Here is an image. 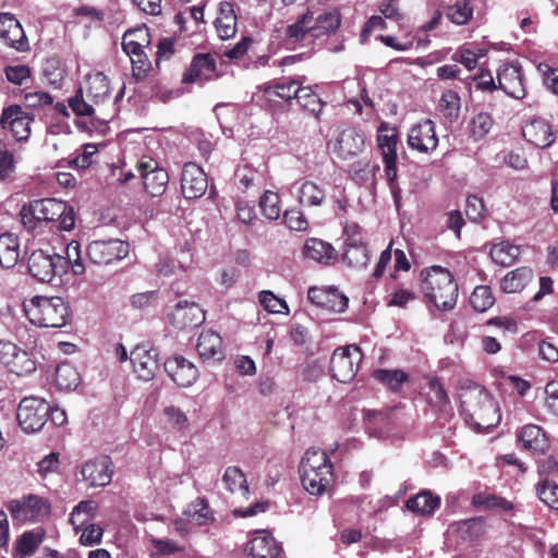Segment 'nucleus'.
I'll list each match as a JSON object with an SVG mask.
<instances>
[{"label": "nucleus", "instance_id": "nucleus-15", "mask_svg": "<svg viewBox=\"0 0 558 558\" xmlns=\"http://www.w3.org/2000/svg\"><path fill=\"white\" fill-rule=\"evenodd\" d=\"M157 351L147 343L137 344L130 353L134 373L140 379L150 380L158 369Z\"/></svg>", "mask_w": 558, "mask_h": 558}, {"label": "nucleus", "instance_id": "nucleus-57", "mask_svg": "<svg viewBox=\"0 0 558 558\" xmlns=\"http://www.w3.org/2000/svg\"><path fill=\"white\" fill-rule=\"evenodd\" d=\"M167 422L178 432L189 429L190 422L186 414L179 408L170 405L165 409Z\"/></svg>", "mask_w": 558, "mask_h": 558}, {"label": "nucleus", "instance_id": "nucleus-31", "mask_svg": "<svg viewBox=\"0 0 558 558\" xmlns=\"http://www.w3.org/2000/svg\"><path fill=\"white\" fill-rule=\"evenodd\" d=\"M518 438L524 449L534 453H544L549 447L546 434L539 426L534 424L522 427Z\"/></svg>", "mask_w": 558, "mask_h": 558}, {"label": "nucleus", "instance_id": "nucleus-5", "mask_svg": "<svg viewBox=\"0 0 558 558\" xmlns=\"http://www.w3.org/2000/svg\"><path fill=\"white\" fill-rule=\"evenodd\" d=\"M65 210V203L56 198L35 199L24 204L20 210V217L23 226L28 230H34L41 222L57 221Z\"/></svg>", "mask_w": 558, "mask_h": 558}, {"label": "nucleus", "instance_id": "nucleus-21", "mask_svg": "<svg viewBox=\"0 0 558 558\" xmlns=\"http://www.w3.org/2000/svg\"><path fill=\"white\" fill-rule=\"evenodd\" d=\"M218 77L216 61L209 53H197L194 56L189 69L182 76L184 84L205 82Z\"/></svg>", "mask_w": 558, "mask_h": 558}, {"label": "nucleus", "instance_id": "nucleus-64", "mask_svg": "<svg viewBox=\"0 0 558 558\" xmlns=\"http://www.w3.org/2000/svg\"><path fill=\"white\" fill-rule=\"evenodd\" d=\"M545 393L547 409L558 416V381H549L545 387Z\"/></svg>", "mask_w": 558, "mask_h": 558}, {"label": "nucleus", "instance_id": "nucleus-12", "mask_svg": "<svg viewBox=\"0 0 558 558\" xmlns=\"http://www.w3.org/2000/svg\"><path fill=\"white\" fill-rule=\"evenodd\" d=\"M137 169L143 179L144 187L151 196H160L165 193L169 174L153 158L143 157L137 165Z\"/></svg>", "mask_w": 558, "mask_h": 558}, {"label": "nucleus", "instance_id": "nucleus-59", "mask_svg": "<svg viewBox=\"0 0 558 558\" xmlns=\"http://www.w3.org/2000/svg\"><path fill=\"white\" fill-rule=\"evenodd\" d=\"M258 299L264 308L269 313L279 314L288 311L287 303L277 298L271 291H262Z\"/></svg>", "mask_w": 558, "mask_h": 558}, {"label": "nucleus", "instance_id": "nucleus-20", "mask_svg": "<svg viewBox=\"0 0 558 558\" xmlns=\"http://www.w3.org/2000/svg\"><path fill=\"white\" fill-rule=\"evenodd\" d=\"M169 319L178 329L193 328L205 322V313L195 302L180 301L170 313Z\"/></svg>", "mask_w": 558, "mask_h": 558}, {"label": "nucleus", "instance_id": "nucleus-14", "mask_svg": "<svg viewBox=\"0 0 558 558\" xmlns=\"http://www.w3.org/2000/svg\"><path fill=\"white\" fill-rule=\"evenodd\" d=\"M307 298L317 307L332 313L344 312L349 303L348 298L332 287H312L307 291Z\"/></svg>", "mask_w": 558, "mask_h": 558}, {"label": "nucleus", "instance_id": "nucleus-19", "mask_svg": "<svg viewBox=\"0 0 558 558\" xmlns=\"http://www.w3.org/2000/svg\"><path fill=\"white\" fill-rule=\"evenodd\" d=\"M0 39L17 51L28 49V40L20 22L11 13H0Z\"/></svg>", "mask_w": 558, "mask_h": 558}, {"label": "nucleus", "instance_id": "nucleus-30", "mask_svg": "<svg viewBox=\"0 0 558 558\" xmlns=\"http://www.w3.org/2000/svg\"><path fill=\"white\" fill-rule=\"evenodd\" d=\"M46 537L44 529L36 527L26 531L15 541L12 551L13 558H26L33 556Z\"/></svg>", "mask_w": 558, "mask_h": 558}, {"label": "nucleus", "instance_id": "nucleus-32", "mask_svg": "<svg viewBox=\"0 0 558 558\" xmlns=\"http://www.w3.org/2000/svg\"><path fill=\"white\" fill-rule=\"evenodd\" d=\"M196 349L204 361L223 359L222 340L215 331H203L198 337Z\"/></svg>", "mask_w": 558, "mask_h": 558}, {"label": "nucleus", "instance_id": "nucleus-1", "mask_svg": "<svg viewBox=\"0 0 558 558\" xmlns=\"http://www.w3.org/2000/svg\"><path fill=\"white\" fill-rule=\"evenodd\" d=\"M421 277V291L427 302L444 312L456 306L458 284L447 268L434 265L422 270Z\"/></svg>", "mask_w": 558, "mask_h": 558}, {"label": "nucleus", "instance_id": "nucleus-2", "mask_svg": "<svg viewBox=\"0 0 558 558\" xmlns=\"http://www.w3.org/2000/svg\"><path fill=\"white\" fill-rule=\"evenodd\" d=\"M461 409L465 422L476 432L488 430L500 421L496 401L482 387H473L461 393Z\"/></svg>", "mask_w": 558, "mask_h": 558}, {"label": "nucleus", "instance_id": "nucleus-23", "mask_svg": "<svg viewBox=\"0 0 558 558\" xmlns=\"http://www.w3.org/2000/svg\"><path fill=\"white\" fill-rule=\"evenodd\" d=\"M497 78L499 87L509 96L515 99H522L525 96L522 72L518 64H502L497 72Z\"/></svg>", "mask_w": 558, "mask_h": 558}, {"label": "nucleus", "instance_id": "nucleus-38", "mask_svg": "<svg viewBox=\"0 0 558 558\" xmlns=\"http://www.w3.org/2000/svg\"><path fill=\"white\" fill-rule=\"evenodd\" d=\"M533 279V271L529 267H520L509 271L501 280L500 287L506 293H517L522 291Z\"/></svg>", "mask_w": 558, "mask_h": 558}, {"label": "nucleus", "instance_id": "nucleus-53", "mask_svg": "<svg viewBox=\"0 0 558 558\" xmlns=\"http://www.w3.org/2000/svg\"><path fill=\"white\" fill-rule=\"evenodd\" d=\"M259 207L267 219H278L281 214L279 195L275 192L266 191L259 199Z\"/></svg>", "mask_w": 558, "mask_h": 558}, {"label": "nucleus", "instance_id": "nucleus-43", "mask_svg": "<svg viewBox=\"0 0 558 558\" xmlns=\"http://www.w3.org/2000/svg\"><path fill=\"white\" fill-rule=\"evenodd\" d=\"M300 87L301 85L298 81L284 78L281 82L267 85L264 88V94L269 99H272L274 97H279L286 101H290L292 99H296Z\"/></svg>", "mask_w": 558, "mask_h": 558}, {"label": "nucleus", "instance_id": "nucleus-48", "mask_svg": "<svg viewBox=\"0 0 558 558\" xmlns=\"http://www.w3.org/2000/svg\"><path fill=\"white\" fill-rule=\"evenodd\" d=\"M302 109L313 114L316 119L325 106V102L308 86H301L295 99Z\"/></svg>", "mask_w": 558, "mask_h": 558}, {"label": "nucleus", "instance_id": "nucleus-51", "mask_svg": "<svg viewBox=\"0 0 558 558\" xmlns=\"http://www.w3.org/2000/svg\"><path fill=\"white\" fill-rule=\"evenodd\" d=\"M470 303L472 307L480 313L490 308L495 303L490 288L487 286L476 287L470 296Z\"/></svg>", "mask_w": 558, "mask_h": 558}, {"label": "nucleus", "instance_id": "nucleus-6", "mask_svg": "<svg viewBox=\"0 0 558 558\" xmlns=\"http://www.w3.org/2000/svg\"><path fill=\"white\" fill-rule=\"evenodd\" d=\"M49 412L50 404L44 399L26 397L19 404L17 421L24 432L36 433L46 424Z\"/></svg>", "mask_w": 558, "mask_h": 558}, {"label": "nucleus", "instance_id": "nucleus-37", "mask_svg": "<svg viewBox=\"0 0 558 558\" xmlns=\"http://www.w3.org/2000/svg\"><path fill=\"white\" fill-rule=\"evenodd\" d=\"M310 15L302 14L299 19L289 25L286 31V43L289 46L295 47L302 45L307 39H312V31L310 25Z\"/></svg>", "mask_w": 558, "mask_h": 558}, {"label": "nucleus", "instance_id": "nucleus-42", "mask_svg": "<svg viewBox=\"0 0 558 558\" xmlns=\"http://www.w3.org/2000/svg\"><path fill=\"white\" fill-rule=\"evenodd\" d=\"M17 238L12 233L0 235V266L3 268L13 267L20 256Z\"/></svg>", "mask_w": 558, "mask_h": 558}, {"label": "nucleus", "instance_id": "nucleus-16", "mask_svg": "<svg viewBox=\"0 0 558 558\" xmlns=\"http://www.w3.org/2000/svg\"><path fill=\"white\" fill-rule=\"evenodd\" d=\"M345 233V251L343 253V260L351 267L364 268L369 262L368 250L360 235V230L356 226H347Z\"/></svg>", "mask_w": 558, "mask_h": 558}, {"label": "nucleus", "instance_id": "nucleus-8", "mask_svg": "<svg viewBox=\"0 0 558 558\" xmlns=\"http://www.w3.org/2000/svg\"><path fill=\"white\" fill-rule=\"evenodd\" d=\"M66 269V260L63 256L46 254L44 251H34L28 257L29 274L41 282H50L57 275Z\"/></svg>", "mask_w": 558, "mask_h": 558}, {"label": "nucleus", "instance_id": "nucleus-36", "mask_svg": "<svg viewBox=\"0 0 558 558\" xmlns=\"http://www.w3.org/2000/svg\"><path fill=\"white\" fill-rule=\"evenodd\" d=\"M98 505L94 500H82L71 511L69 522L73 526L76 534L80 529L90 523L97 514Z\"/></svg>", "mask_w": 558, "mask_h": 558}, {"label": "nucleus", "instance_id": "nucleus-7", "mask_svg": "<svg viewBox=\"0 0 558 558\" xmlns=\"http://www.w3.org/2000/svg\"><path fill=\"white\" fill-rule=\"evenodd\" d=\"M13 519L21 522H39L50 513V504L41 496L29 494L9 504Z\"/></svg>", "mask_w": 558, "mask_h": 558}, {"label": "nucleus", "instance_id": "nucleus-3", "mask_svg": "<svg viewBox=\"0 0 558 558\" xmlns=\"http://www.w3.org/2000/svg\"><path fill=\"white\" fill-rule=\"evenodd\" d=\"M300 476L306 492L314 496L323 495L333 481L328 454L315 448L306 450L300 463Z\"/></svg>", "mask_w": 558, "mask_h": 558}, {"label": "nucleus", "instance_id": "nucleus-58", "mask_svg": "<svg viewBox=\"0 0 558 558\" xmlns=\"http://www.w3.org/2000/svg\"><path fill=\"white\" fill-rule=\"evenodd\" d=\"M64 258L66 266L71 265L74 275H82L85 271L78 242L72 241L66 245V257Z\"/></svg>", "mask_w": 558, "mask_h": 558}, {"label": "nucleus", "instance_id": "nucleus-4", "mask_svg": "<svg viewBox=\"0 0 558 558\" xmlns=\"http://www.w3.org/2000/svg\"><path fill=\"white\" fill-rule=\"evenodd\" d=\"M24 312L33 325L45 328H61L70 319L68 304L60 296L36 295L23 304Z\"/></svg>", "mask_w": 558, "mask_h": 558}, {"label": "nucleus", "instance_id": "nucleus-13", "mask_svg": "<svg viewBox=\"0 0 558 558\" xmlns=\"http://www.w3.org/2000/svg\"><path fill=\"white\" fill-rule=\"evenodd\" d=\"M31 118L23 109L17 106L4 108L0 116V126L3 130L11 131L13 137L19 141H26L31 134Z\"/></svg>", "mask_w": 558, "mask_h": 558}, {"label": "nucleus", "instance_id": "nucleus-40", "mask_svg": "<svg viewBox=\"0 0 558 558\" xmlns=\"http://www.w3.org/2000/svg\"><path fill=\"white\" fill-rule=\"evenodd\" d=\"M398 133L395 128L381 123L377 131V145L383 159L397 158Z\"/></svg>", "mask_w": 558, "mask_h": 558}, {"label": "nucleus", "instance_id": "nucleus-29", "mask_svg": "<svg viewBox=\"0 0 558 558\" xmlns=\"http://www.w3.org/2000/svg\"><path fill=\"white\" fill-rule=\"evenodd\" d=\"M303 254L307 259L323 265H331L338 258V253L330 243L316 238L305 241Z\"/></svg>", "mask_w": 558, "mask_h": 558}, {"label": "nucleus", "instance_id": "nucleus-60", "mask_svg": "<svg viewBox=\"0 0 558 558\" xmlns=\"http://www.w3.org/2000/svg\"><path fill=\"white\" fill-rule=\"evenodd\" d=\"M215 26L221 39H229L234 36L236 32V16L216 17Z\"/></svg>", "mask_w": 558, "mask_h": 558}, {"label": "nucleus", "instance_id": "nucleus-22", "mask_svg": "<svg viewBox=\"0 0 558 558\" xmlns=\"http://www.w3.org/2000/svg\"><path fill=\"white\" fill-rule=\"evenodd\" d=\"M165 369L172 380L181 387L192 386L198 377L195 365L180 355L167 359Z\"/></svg>", "mask_w": 558, "mask_h": 558}, {"label": "nucleus", "instance_id": "nucleus-47", "mask_svg": "<svg viewBox=\"0 0 558 558\" xmlns=\"http://www.w3.org/2000/svg\"><path fill=\"white\" fill-rule=\"evenodd\" d=\"M472 504L475 507H483L489 510H500L506 512L511 511L514 508L513 504L506 498L487 493L475 494L472 498Z\"/></svg>", "mask_w": 558, "mask_h": 558}, {"label": "nucleus", "instance_id": "nucleus-55", "mask_svg": "<svg viewBox=\"0 0 558 558\" xmlns=\"http://www.w3.org/2000/svg\"><path fill=\"white\" fill-rule=\"evenodd\" d=\"M537 495L539 499L549 508L558 511V485L544 481L537 486Z\"/></svg>", "mask_w": 558, "mask_h": 558}, {"label": "nucleus", "instance_id": "nucleus-50", "mask_svg": "<svg viewBox=\"0 0 558 558\" xmlns=\"http://www.w3.org/2000/svg\"><path fill=\"white\" fill-rule=\"evenodd\" d=\"M373 377L390 390L397 391L408 380V374L401 369H376Z\"/></svg>", "mask_w": 558, "mask_h": 558}, {"label": "nucleus", "instance_id": "nucleus-28", "mask_svg": "<svg viewBox=\"0 0 558 558\" xmlns=\"http://www.w3.org/2000/svg\"><path fill=\"white\" fill-rule=\"evenodd\" d=\"M247 551L252 558H277L281 547L268 532H255L247 545Z\"/></svg>", "mask_w": 558, "mask_h": 558}, {"label": "nucleus", "instance_id": "nucleus-39", "mask_svg": "<svg viewBox=\"0 0 558 558\" xmlns=\"http://www.w3.org/2000/svg\"><path fill=\"white\" fill-rule=\"evenodd\" d=\"M440 505V498L429 490H422L407 501V508L421 515H430Z\"/></svg>", "mask_w": 558, "mask_h": 558}, {"label": "nucleus", "instance_id": "nucleus-26", "mask_svg": "<svg viewBox=\"0 0 558 558\" xmlns=\"http://www.w3.org/2000/svg\"><path fill=\"white\" fill-rule=\"evenodd\" d=\"M310 15V25L312 31V39L333 34L340 26L341 15L337 10H329L320 13L306 11Z\"/></svg>", "mask_w": 558, "mask_h": 558}, {"label": "nucleus", "instance_id": "nucleus-62", "mask_svg": "<svg viewBox=\"0 0 558 558\" xmlns=\"http://www.w3.org/2000/svg\"><path fill=\"white\" fill-rule=\"evenodd\" d=\"M130 59L132 62L133 75L136 78H144L151 68V63L147 58L145 51L137 52L134 56L130 57Z\"/></svg>", "mask_w": 558, "mask_h": 558}, {"label": "nucleus", "instance_id": "nucleus-41", "mask_svg": "<svg viewBox=\"0 0 558 558\" xmlns=\"http://www.w3.org/2000/svg\"><path fill=\"white\" fill-rule=\"evenodd\" d=\"M81 383V375L76 367L70 363H60L54 372V384L58 389L72 391Z\"/></svg>", "mask_w": 558, "mask_h": 558}, {"label": "nucleus", "instance_id": "nucleus-46", "mask_svg": "<svg viewBox=\"0 0 558 558\" xmlns=\"http://www.w3.org/2000/svg\"><path fill=\"white\" fill-rule=\"evenodd\" d=\"M460 108V97L456 92L448 89L441 94L438 102V109L446 121L450 123L457 121Z\"/></svg>", "mask_w": 558, "mask_h": 558}, {"label": "nucleus", "instance_id": "nucleus-35", "mask_svg": "<svg viewBox=\"0 0 558 558\" xmlns=\"http://www.w3.org/2000/svg\"><path fill=\"white\" fill-rule=\"evenodd\" d=\"M299 203L305 207L322 206L326 198L325 190L313 181H303L296 190Z\"/></svg>", "mask_w": 558, "mask_h": 558}, {"label": "nucleus", "instance_id": "nucleus-25", "mask_svg": "<svg viewBox=\"0 0 558 558\" xmlns=\"http://www.w3.org/2000/svg\"><path fill=\"white\" fill-rule=\"evenodd\" d=\"M522 134L529 143L539 148L549 147L555 141L551 125L542 118H533L525 123Z\"/></svg>", "mask_w": 558, "mask_h": 558}, {"label": "nucleus", "instance_id": "nucleus-27", "mask_svg": "<svg viewBox=\"0 0 558 558\" xmlns=\"http://www.w3.org/2000/svg\"><path fill=\"white\" fill-rule=\"evenodd\" d=\"M363 147L364 135L354 128L343 129L336 138L335 150L342 159L356 156Z\"/></svg>", "mask_w": 558, "mask_h": 558}, {"label": "nucleus", "instance_id": "nucleus-17", "mask_svg": "<svg viewBox=\"0 0 558 558\" xmlns=\"http://www.w3.org/2000/svg\"><path fill=\"white\" fill-rule=\"evenodd\" d=\"M408 145L420 153L434 151L438 146L435 123L426 119L414 124L408 134Z\"/></svg>", "mask_w": 558, "mask_h": 558}, {"label": "nucleus", "instance_id": "nucleus-18", "mask_svg": "<svg viewBox=\"0 0 558 558\" xmlns=\"http://www.w3.org/2000/svg\"><path fill=\"white\" fill-rule=\"evenodd\" d=\"M208 186L205 172L194 162L183 166L181 190L185 198L193 199L204 195Z\"/></svg>", "mask_w": 558, "mask_h": 558}, {"label": "nucleus", "instance_id": "nucleus-9", "mask_svg": "<svg viewBox=\"0 0 558 558\" xmlns=\"http://www.w3.org/2000/svg\"><path fill=\"white\" fill-rule=\"evenodd\" d=\"M361 360L362 353L359 347L351 344L338 348L333 351L330 359L331 376L340 383L350 381L356 375Z\"/></svg>", "mask_w": 558, "mask_h": 558}, {"label": "nucleus", "instance_id": "nucleus-54", "mask_svg": "<svg viewBox=\"0 0 558 558\" xmlns=\"http://www.w3.org/2000/svg\"><path fill=\"white\" fill-rule=\"evenodd\" d=\"M78 542L86 547L99 545L104 537V529L97 523H88L80 529Z\"/></svg>", "mask_w": 558, "mask_h": 558}, {"label": "nucleus", "instance_id": "nucleus-56", "mask_svg": "<svg viewBox=\"0 0 558 558\" xmlns=\"http://www.w3.org/2000/svg\"><path fill=\"white\" fill-rule=\"evenodd\" d=\"M493 126V119L487 112L477 113L470 122V130L475 138L484 137Z\"/></svg>", "mask_w": 558, "mask_h": 558}, {"label": "nucleus", "instance_id": "nucleus-52", "mask_svg": "<svg viewBox=\"0 0 558 558\" xmlns=\"http://www.w3.org/2000/svg\"><path fill=\"white\" fill-rule=\"evenodd\" d=\"M473 8L469 0H459L447 10V17L457 25H464L472 17Z\"/></svg>", "mask_w": 558, "mask_h": 558}, {"label": "nucleus", "instance_id": "nucleus-24", "mask_svg": "<svg viewBox=\"0 0 558 558\" xmlns=\"http://www.w3.org/2000/svg\"><path fill=\"white\" fill-rule=\"evenodd\" d=\"M84 480L90 486H106L112 477L111 460L109 457H99L87 461L82 469Z\"/></svg>", "mask_w": 558, "mask_h": 558}, {"label": "nucleus", "instance_id": "nucleus-61", "mask_svg": "<svg viewBox=\"0 0 558 558\" xmlns=\"http://www.w3.org/2000/svg\"><path fill=\"white\" fill-rule=\"evenodd\" d=\"M15 171L14 154L0 146V181H5Z\"/></svg>", "mask_w": 558, "mask_h": 558}, {"label": "nucleus", "instance_id": "nucleus-63", "mask_svg": "<svg viewBox=\"0 0 558 558\" xmlns=\"http://www.w3.org/2000/svg\"><path fill=\"white\" fill-rule=\"evenodd\" d=\"M485 206L483 199L476 195L466 198L465 214L472 221H480L484 217Z\"/></svg>", "mask_w": 558, "mask_h": 558}, {"label": "nucleus", "instance_id": "nucleus-34", "mask_svg": "<svg viewBox=\"0 0 558 558\" xmlns=\"http://www.w3.org/2000/svg\"><path fill=\"white\" fill-rule=\"evenodd\" d=\"M86 96L96 107L101 108L110 96L108 77L100 72L88 75Z\"/></svg>", "mask_w": 558, "mask_h": 558}, {"label": "nucleus", "instance_id": "nucleus-44", "mask_svg": "<svg viewBox=\"0 0 558 558\" xmlns=\"http://www.w3.org/2000/svg\"><path fill=\"white\" fill-rule=\"evenodd\" d=\"M187 520L196 525H206L214 521V513L206 498H196L184 511Z\"/></svg>", "mask_w": 558, "mask_h": 558}, {"label": "nucleus", "instance_id": "nucleus-10", "mask_svg": "<svg viewBox=\"0 0 558 558\" xmlns=\"http://www.w3.org/2000/svg\"><path fill=\"white\" fill-rule=\"evenodd\" d=\"M88 259L95 265H109L129 254V245L118 239L95 240L86 248Z\"/></svg>", "mask_w": 558, "mask_h": 558}, {"label": "nucleus", "instance_id": "nucleus-49", "mask_svg": "<svg viewBox=\"0 0 558 558\" xmlns=\"http://www.w3.org/2000/svg\"><path fill=\"white\" fill-rule=\"evenodd\" d=\"M222 482L230 493L241 492L244 496L248 493L245 474L238 466H228L222 476Z\"/></svg>", "mask_w": 558, "mask_h": 558}, {"label": "nucleus", "instance_id": "nucleus-33", "mask_svg": "<svg viewBox=\"0 0 558 558\" xmlns=\"http://www.w3.org/2000/svg\"><path fill=\"white\" fill-rule=\"evenodd\" d=\"M69 106L76 116L92 117L93 120L101 123L108 122L116 114V109L110 113H105L102 108H95V105L92 101L87 102L83 98L81 89L75 94V96L70 98Z\"/></svg>", "mask_w": 558, "mask_h": 558}, {"label": "nucleus", "instance_id": "nucleus-45", "mask_svg": "<svg viewBox=\"0 0 558 558\" xmlns=\"http://www.w3.org/2000/svg\"><path fill=\"white\" fill-rule=\"evenodd\" d=\"M489 255L494 263L502 267L511 266L520 255V247L509 243L508 241H501L493 244Z\"/></svg>", "mask_w": 558, "mask_h": 558}, {"label": "nucleus", "instance_id": "nucleus-11", "mask_svg": "<svg viewBox=\"0 0 558 558\" xmlns=\"http://www.w3.org/2000/svg\"><path fill=\"white\" fill-rule=\"evenodd\" d=\"M0 362L19 376L28 375L36 369V363L29 354L8 340H0Z\"/></svg>", "mask_w": 558, "mask_h": 558}]
</instances>
